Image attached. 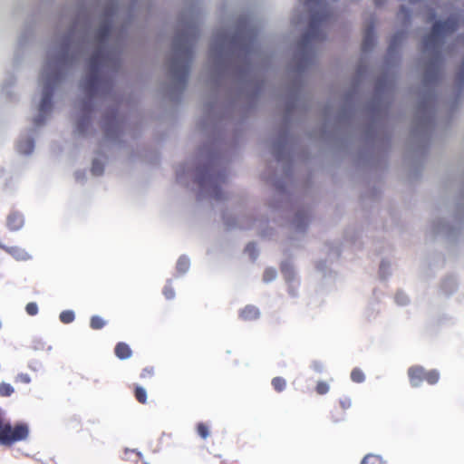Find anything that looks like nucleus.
Instances as JSON below:
<instances>
[{"label": "nucleus", "instance_id": "nucleus-17", "mask_svg": "<svg viewBox=\"0 0 464 464\" xmlns=\"http://www.w3.org/2000/svg\"><path fill=\"white\" fill-rule=\"evenodd\" d=\"M60 321L63 324H70L74 321L75 314L71 310H64L59 315Z\"/></svg>", "mask_w": 464, "mask_h": 464}, {"label": "nucleus", "instance_id": "nucleus-24", "mask_svg": "<svg viewBox=\"0 0 464 464\" xmlns=\"http://www.w3.org/2000/svg\"><path fill=\"white\" fill-rule=\"evenodd\" d=\"M26 313L31 315H36L38 314V305L34 302L28 303L25 306Z\"/></svg>", "mask_w": 464, "mask_h": 464}, {"label": "nucleus", "instance_id": "nucleus-13", "mask_svg": "<svg viewBox=\"0 0 464 464\" xmlns=\"http://www.w3.org/2000/svg\"><path fill=\"white\" fill-rule=\"evenodd\" d=\"M271 384L277 392H283L286 387V381L283 377H275L272 379Z\"/></svg>", "mask_w": 464, "mask_h": 464}, {"label": "nucleus", "instance_id": "nucleus-6", "mask_svg": "<svg viewBox=\"0 0 464 464\" xmlns=\"http://www.w3.org/2000/svg\"><path fill=\"white\" fill-rule=\"evenodd\" d=\"M59 79L58 73H54L52 77L48 78L47 86L45 87L43 97L39 105V116L34 119V123L36 126H40L44 123L45 115L48 114L52 110V87L49 86L50 83H55Z\"/></svg>", "mask_w": 464, "mask_h": 464}, {"label": "nucleus", "instance_id": "nucleus-5", "mask_svg": "<svg viewBox=\"0 0 464 464\" xmlns=\"http://www.w3.org/2000/svg\"><path fill=\"white\" fill-rule=\"evenodd\" d=\"M407 373L412 387H419L423 382L430 385H434L440 380V372L437 370H426L421 365L411 366Z\"/></svg>", "mask_w": 464, "mask_h": 464}, {"label": "nucleus", "instance_id": "nucleus-1", "mask_svg": "<svg viewBox=\"0 0 464 464\" xmlns=\"http://www.w3.org/2000/svg\"><path fill=\"white\" fill-rule=\"evenodd\" d=\"M458 26V19L454 17H450L444 22H435L431 32L423 39L424 51L438 53L443 44L444 37L455 32Z\"/></svg>", "mask_w": 464, "mask_h": 464}, {"label": "nucleus", "instance_id": "nucleus-35", "mask_svg": "<svg viewBox=\"0 0 464 464\" xmlns=\"http://www.w3.org/2000/svg\"><path fill=\"white\" fill-rule=\"evenodd\" d=\"M384 3V0H374V4L377 6L382 5Z\"/></svg>", "mask_w": 464, "mask_h": 464}, {"label": "nucleus", "instance_id": "nucleus-22", "mask_svg": "<svg viewBox=\"0 0 464 464\" xmlns=\"http://www.w3.org/2000/svg\"><path fill=\"white\" fill-rule=\"evenodd\" d=\"M155 376V369L153 366H147L142 369L140 377L143 380H150Z\"/></svg>", "mask_w": 464, "mask_h": 464}, {"label": "nucleus", "instance_id": "nucleus-38", "mask_svg": "<svg viewBox=\"0 0 464 464\" xmlns=\"http://www.w3.org/2000/svg\"><path fill=\"white\" fill-rule=\"evenodd\" d=\"M410 4L418 3L420 0H408Z\"/></svg>", "mask_w": 464, "mask_h": 464}, {"label": "nucleus", "instance_id": "nucleus-7", "mask_svg": "<svg viewBox=\"0 0 464 464\" xmlns=\"http://www.w3.org/2000/svg\"><path fill=\"white\" fill-rule=\"evenodd\" d=\"M328 14L314 13L312 14L308 31L304 35V42L308 43L319 37L320 25L327 20Z\"/></svg>", "mask_w": 464, "mask_h": 464}, {"label": "nucleus", "instance_id": "nucleus-3", "mask_svg": "<svg viewBox=\"0 0 464 464\" xmlns=\"http://www.w3.org/2000/svg\"><path fill=\"white\" fill-rule=\"evenodd\" d=\"M106 58V54L102 50L94 52L90 57V72L86 75L82 83L83 91L89 96H93L100 87V69L104 65Z\"/></svg>", "mask_w": 464, "mask_h": 464}, {"label": "nucleus", "instance_id": "nucleus-36", "mask_svg": "<svg viewBox=\"0 0 464 464\" xmlns=\"http://www.w3.org/2000/svg\"><path fill=\"white\" fill-rule=\"evenodd\" d=\"M435 17H436V14H435L434 12H432V13L430 14V16H429L428 22L432 21Z\"/></svg>", "mask_w": 464, "mask_h": 464}, {"label": "nucleus", "instance_id": "nucleus-10", "mask_svg": "<svg viewBox=\"0 0 464 464\" xmlns=\"http://www.w3.org/2000/svg\"><path fill=\"white\" fill-rule=\"evenodd\" d=\"M0 248L4 249L17 260H26L29 258L27 252L18 246H5L1 245Z\"/></svg>", "mask_w": 464, "mask_h": 464}, {"label": "nucleus", "instance_id": "nucleus-30", "mask_svg": "<svg viewBox=\"0 0 464 464\" xmlns=\"http://www.w3.org/2000/svg\"><path fill=\"white\" fill-rule=\"evenodd\" d=\"M275 276H276L275 271H273V270H266V271L265 272V274H264V279H265L266 281H269V280H271L272 278H274V277H275Z\"/></svg>", "mask_w": 464, "mask_h": 464}, {"label": "nucleus", "instance_id": "nucleus-26", "mask_svg": "<svg viewBox=\"0 0 464 464\" xmlns=\"http://www.w3.org/2000/svg\"><path fill=\"white\" fill-rule=\"evenodd\" d=\"M339 405L343 410H348L352 407V400L350 397L343 396L339 399Z\"/></svg>", "mask_w": 464, "mask_h": 464}, {"label": "nucleus", "instance_id": "nucleus-12", "mask_svg": "<svg viewBox=\"0 0 464 464\" xmlns=\"http://www.w3.org/2000/svg\"><path fill=\"white\" fill-rule=\"evenodd\" d=\"M259 316V311L253 305H247L240 311V317L244 320H255Z\"/></svg>", "mask_w": 464, "mask_h": 464}, {"label": "nucleus", "instance_id": "nucleus-39", "mask_svg": "<svg viewBox=\"0 0 464 464\" xmlns=\"http://www.w3.org/2000/svg\"><path fill=\"white\" fill-rule=\"evenodd\" d=\"M29 145H30V150H32V148H33V142H32V141H29Z\"/></svg>", "mask_w": 464, "mask_h": 464}, {"label": "nucleus", "instance_id": "nucleus-25", "mask_svg": "<svg viewBox=\"0 0 464 464\" xmlns=\"http://www.w3.org/2000/svg\"><path fill=\"white\" fill-rule=\"evenodd\" d=\"M111 28L108 24L102 26L98 32V37L101 41L105 40L110 34Z\"/></svg>", "mask_w": 464, "mask_h": 464}, {"label": "nucleus", "instance_id": "nucleus-19", "mask_svg": "<svg viewBox=\"0 0 464 464\" xmlns=\"http://www.w3.org/2000/svg\"><path fill=\"white\" fill-rule=\"evenodd\" d=\"M198 436L207 439L209 436V427L204 422H198L196 427Z\"/></svg>", "mask_w": 464, "mask_h": 464}, {"label": "nucleus", "instance_id": "nucleus-9", "mask_svg": "<svg viewBox=\"0 0 464 464\" xmlns=\"http://www.w3.org/2000/svg\"><path fill=\"white\" fill-rule=\"evenodd\" d=\"M114 353L120 360H126L131 357L132 351L129 344L120 342L115 345Z\"/></svg>", "mask_w": 464, "mask_h": 464}, {"label": "nucleus", "instance_id": "nucleus-31", "mask_svg": "<svg viewBox=\"0 0 464 464\" xmlns=\"http://www.w3.org/2000/svg\"><path fill=\"white\" fill-rule=\"evenodd\" d=\"M313 369H314V371H316V372H323V370H324V365H323L321 362H314L313 363Z\"/></svg>", "mask_w": 464, "mask_h": 464}, {"label": "nucleus", "instance_id": "nucleus-8", "mask_svg": "<svg viewBox=\"0 0 464 464\" xmlns=\"http://www.w3.org/2000/svg\"><path fill=\"white\" fill-rule=\"evenodd\" d=\"M24 217L17 211L11 212L6 219V225L10 230H18L24 226Z\"/></svg>", "mask_w": 464, "mask_h": 464}, {"label": "nucleus", "instance_id": "nucleus-18", "mask_svg": "<svg viewBox=\"0 0 464 464\" xmlns=\"http://www.w3.org/2000/svg\"><path fill=\"white\" fill-rule=\"evenodd\" d=\"M351 379L353 382H354L356 383H361V382H364L365 375L361 369L354 368L351 372Z\"/></svg>", "mask_w": 464, "mask_h": 464}, {"label": "nucleus", "instance_id": "nucleus-23", "mask_svg": "<svg viewBox=\"0 0 464 464\" xmlns=\"http://www.w3.org/2000/svg\"><path fill=\"white\" fill-rule=\"evenodd\" d=\"M14 390L11 384L5 383V382H2L0 384V395L1 396H5V397L10 396L14 393Z\"/></svg>", "mask_w": 464, "mask_h": 464}, {"label": "nucleus", "instance_id": "nucleus-28", "mask_svg": "<svg viewBox=\"0 0 464 464\" xmlns=\"http://www.w3.org/2000/svg\"><path fill=\"white\" fill-rule=\"evenodd\" d=\"M398 15L401 16L402 19H405L407 21L410 19V12L404 6L401 7Z\"/></svg>", "mask_w": 464, "mask_h": 464}, {"label": "nucleus", "instance_id": "nucleus-14", "mask_svg": "<svg viewBox=\"0 0 464 464\" xmlns=\"http://www.w3.org/2000/svg\"><path fill=\"white\" fill-rule=\"evenodd\" d=\"M106 324V322L99 315H93L90 320V326L93 330H100L103 328Z\"/></svg>", "mask_w": 464, "mask_h": 464}, {"label": "nucleus", "instance_id": "nucleus-4", "mask_svg": "<svg viewBox=\"0 0 464 464\" xmlns=\"http://www.w3.org/2000/svg\"><path fill=\"white\" fill-rule=\"evenodd\" d=\"M29 430L25 424H16L14 427L0 418V444L12 446L17 441L25 440L28 437Z\"/></svg>", "mask_w": 464, "mask_h": 464}, {"label": "nucleus", "instance_id": "nucleus-32", "mask_svg": "<svg viewBox=\"0 0 464 464\" xmlns=\"http://www.w3.org/2000/svg\"><path fill=\"white\" fill-rule=\"evenodd\" d=\"M92 170L95 174H100L102 171V168L98 167V162L97 161L93 162Z\"/></svg>", "mask_w": 464, "mask_h": 464}, {"label": "nucleus", "instance_id": "nucleus-2", "mask_svg": "<svg viewBox=\"0 0 464 464\" xmlns=\"http://www.w3.org/2000/svg\"><path fill=\"white\" fill-rule=\"evenodd\" d=\"M191 44L188 39L176 49V54L170 61V72L174 79L185 84L188 76L189 63L191 61Z\"/></svg>", "mask_w": 464, "mask_h": 464}, {"label": "nucleus", "instance_id": "nucleus-33", "mask_svg": "<svg viewBox=\"0 0 464 464\" xmlns=\"http://www.w3.org/2000/svg\"><path fill=\"white\" fill-rule=\"evenodd\" d=\"M307 5L316 4L319 5L323 0H304Z\"/></svg>", "mask_w": 464, "mask_h": 464}, {"label": "nucleus", "instance_id": "nucleus-15", "mask_svg": "<svg viewBox=\"0 0 464 464\" xmlns=\"http://www.w3.org/2000/svg\"><path fill=\"white\" fill-rule=\"evenodd\" d=\"M135 399L142 404L147 402V392L142 387L136 385L134 389Z\"/></svg>", "mask_w": 464, "mask_h": 464}, {"label": "nucleus", "instance_id": "nucleus-20", "mask_svg": "<svg viewBox=\"0 0 464 464\" xmlns=\"http://www.w3.org/2000/svg\"><path fill=\"white\" fill-rule=\"evenodd\" d=\"M188 267H189L188 258H187L185 256L179 257L177 262V270L179 273H185L186 271H188Z\"/></svg>", "mask_w": 464, "mask_h": 464}, {"label": "nucleus", "instance_id": "nucleus-21", "mask_svg": "<svg viewBox=\"0 0 464 464\" xmlns=\"http://www.w3.org/2000/svg\"><path fill=\"white\" fill-rule=\"evenodd\" d=\"M330 390V386L326 382L320 381L315 385V392L318 395H324Z\"/></svg>", "mask_w": 464, "mask_h": 464}, {"label": "nucleus", "instance_id": "nucleus-34", "mask_svg": "<svg viewBox=\"0 0 464 464\" xmlns=\"http://www.w3.org/2000/svg\"><path fill=\"white\" fill-rule=\"evenodd\" d=\"M21 379L24 382H30V378L26 374L25 375H21Z\"/></svg>", "mask_w": 464, "mask_h": 464}, {"label": "nucleus", "instance_id": "nucleus-11", "mask_svg": "<svg viewBox=\"0 0 464 464\" xmlns=\"http://www.w3.org/2000/svg\"><path fill=\"white\" fill-rule=\"evenodd\" d=\"M374 44V31L373 26L371 25L366 28L364 32L363 41L362 44V49L363 52H368L372 49Z\"/></svg>", "mask_w": 464, "mask_h": 464}, {"label": "nucleus", "instance_id": "nucleus-37", "mask_svg": "<svg viewBox=\"0 0 464 464\" xmlns=\"http://www.w3.org/2000/svg\"><path fill=\"white\" fill-rule=\"evenodd\" d=\"M399 37H400V35H395V36L393 37V39H392V44H391V48L392 47V45H394V44H395V43H396V41H397V39H398Z\"/></svg>", "mask_w": 464, "mask_h": 464}, {"label": "nucleus", "instance_id": "nucleus-29", "mask_svg": "<svg viewBox=\"0 0 464 464\" xmlns=\"http://www.w3.org/2000/svg\"><path fill=\"white\" fill-rule=\"evenodd\" d=\"M88 124H89V120L88 119L81 120L78 122V125H77L78 131L81 132V133L83 132L84 127L87 126Z\"/></svg>", "mask_w": 464, "mask_h": 464}, {"label": "nucleus", "instance_id": "nucleus-16", "mask_svg": "<svg viewBox=\"0 0 464 464\" xmlns=\"http://www.w3.org/2000/svg\"><path fill=\"white\" fill-rule=\"evenodd\" d=\"M361 464H383V460L379 455L367 454L362 459Z\"/></svg>", "mask_w": 464, "mask_h": 464}, {"label": "nucleus", "instance_id": "nucleus-27", "mask_svg": "<svg viewBox=\"0 0 464 464\" xmlns=\"http://www.w3.org/2000/svg\"><path fill=\"white\" fill-rule=\"evenodd\" d=\"M163 295L167 299H172L175 296V291L170 285L164 286Z\"/></svg>", "mask_w": 464, "mask_h": 464}]
</instances>
